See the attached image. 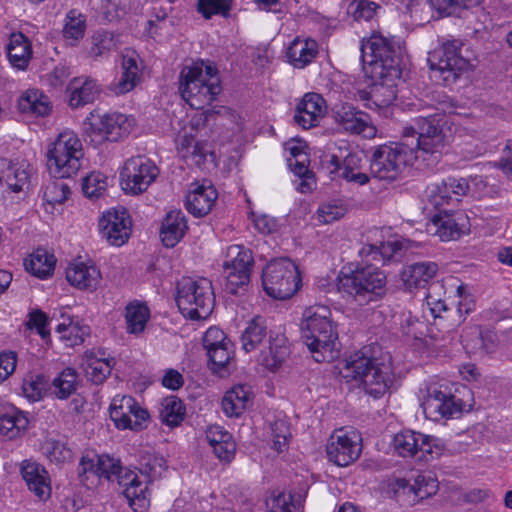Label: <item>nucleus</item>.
Returning <instances> with one entry per match:
<instances>
[{"label": "nucleus", "mask_w": 512, "mask_h": 512, "mask_svg": "<svg viewBox=\"0 0 512 512\" xmlns=\"http://www.w3.org/2000/svg\"><path fill=\"white\" fill-rule=\"evenodd\" d=\"M301 336L316 362H330L337 356L338 333L325 305L306 308L300 325Z\"/></svg>", "instance_id": "f257e3e1"}, {"label": "nucleus", "mask_w": 512, "mask_h": 512, "mask_svg": "<svg viewBox=\"0 0 512 512\" xmlns=\"http://www.w3.org/2000/svg\"><path fill=\"white\" fill-rule=\"evenodd\" d=\"M416 137L415 147L408 148L418 167L432 168L441 160L448 143L443 129V119L437 114L422 115L415 120V126L405 127L404 142Z\"/></svg>", "instance_id": "f03ea898"}, {"label": "nucleus", "mask_w": 512, "mask_h": 512, "mask_svg": "<svg viewBox=\"0 0 512 512\" xmlns=\"http://www.w3.org/2000/svg\"><path fill=\"white\" fill-rule=\"evenodd\" d=\"M338 291L347 302L365 306L381 300L387 292V276L374 264L358 266L338 278Z\"/></svg>", "instance_id": "7ed1b4c3"}, {"label": "nucleus", "mask_w": 512, "mask_h": 512, "mask_svg": "<svg viewBox=\"0 0 512 512\" xmlns=\"http://www.w3.org/2000/svg\"><path fill=\"white\" fill-rule=\"evenodd\" d=\"M361 58L366 73L372 78L393 80L400 77V58L395 41L373 34L362 41Z\"/></svg>", "instance_id": "20e7f679"}, {"label": "nucleus", "mask_w": 512, "mask_h": 512, "mask_svg": "<svg viewBox=\"0 0 512 512\" xmlns=\"http://www.w3.org/2000/svg\"><path fill=\"white\" fill-rule=\"evenodd\" d=\"M82 143L73 131L60 133L47 150V166L57 178H70L81 168Z\"/></svg>", "instance_id": "39448f33"}, {"label": "nucleus", "mask_w": 512, "mask_h": 512, "mask_svg": "<svg viewBox=\"0 0 512 512\" xmlns=\"http://www.w3.org/2000/svg\"><path fill=\"white\" fill-rule=\"evenodd\" d=\"M344 370L345 377L359 380L365 392L374 398L384 395L391 382L389 366L358 353L346 361Z\"/></svg>", "instance_id": "423d86ee"}, {"label": "nucleus", "mask_w": 512, "mask_h": 512, "mask_svg": "<svg viewBox=\"0 0 512 512\" xmlns=\"http://www.w3.org/2000/svg\"><path fill=\"white\" fill-rule=\"evenodd\" d=\"M300 283L298 267L288 258L270 261L262 273L263 289L274 299L285 300L292 297Z\"/></svg>", "instance_id": "0eeeda50"}, {"label": "nucleus", "mask_w": 512, "mask_h": 512, "mask_svg": "<svg viewBox=\"0 0 512 512\" xmlns=\"http://www.w3.org/2000/svg\"><path fill=\"white\" fill-rule=\"evenodd\" d=\"M462 42L450 40L428 54L427 62L432 71L439 73L446 85L454 83L472 68L470 60L462 54Z\"/></svg>", "instance_id": "6e6552de"}, {"label": "nucleus", "mask_w": 512, "mask_h": 512, "mask_svg": "<svg viewBox=\"0 0 512 512\" xmlns=\"http://www.w3.org/2000/svg\"><path fill=\"white\" fill-rule=\"evenodd\" d=\"M132 128V122L121 113H105L100 115L91 112L83 123V130L90 141L99 144L103 141L116 142L127 136Z\"/></svg>", "instance_id": "1a4fd4ad"}, {"label": "nucleus", "mask_w": 512, "mask_h": 512, "mask_svg": "<svg viewBox=\"0 0 512 512\" xmlns=\"http://www.w3.org/2000/svg\"><path fill=\"white\" fill-rule=\"evenodd\" d=\"M409 143L381 145L375 149L370 161V171L379 180L394 181L413 156L408 150Z\"/></svg>", "instance_id": "9d476101"}, {"label": "nucleus", "mask_w": 512, "mask_h": 512, "mask_svg": "<svg viewBox=\"0 0 512 512\" xmlns=\"http://www.w3.org/2000/svg\"><path fill=\"white\" fill-rule=\"evenodd\" d=\"M394 447L402 457L418 456L430 461L439 458L444 450V443L435 437L412 430H404L394 437Z\"/></svg>", "instance_id": "9b49d317"}, {"label": "nucleus", "mask_w": 512, "mask_h": 512, "mask_svg": "<svg viewBox=\"0 0 512 512\" xmlns=\"http://www.w3.org/2000/svg\"><path fill=\"white\" fill-rule=\"evenodd\" d=\"M158 175V167L149 158L141 155L131 157L125 162L120 173L122 189L126 194H142Z\"/></svg>", "instance_id": "f8f14e48"}, {"label": "nucleus", "mask_w": 512, "mask_h": 512, "mask_svg": "<svg viewBox=\"0 0 512 512\" xmlns=\"http://www.w3.org/2000/svg\"><path fill=\"white\" fill-rule=\"evenodd\" d=\"M254 264L250 249L241 245H232L226 252L223 269L226 278V290L236 294L240 287L248 285Z\"/></svg>", "instance_id": "ddd939ff"}, {"label": "nucleus", "mask_w": 512, "mask_h": 512, "mask_svg": "<svg viewBox=\"0 0 512 512\" xmlns=\"http://www.w3.org/2000/svg\"><path fill=\"white\" fill-rule=\"evenodd\" d=\"M201 346L206 351L210 369L221 377L228 373L233 358V344L225 333L213 326L202 333Z\"/></svg>", "instance_id": "4468645a"}, {"label": "nucleus", "mask_w": 512, "mask_h": 512, "mask_svg": "<svg viewBox=\"0 0 512 512\" xmlns=\"http://www.w3.org/2000/svg\"><path fill=\"white\" fill-rule=\"evenodd\" d=\"M194 98L199 105L194 103V109L202 110L204 104L213 102L222 91L219 72L210 60H194Z\"/></svg>", "instance_id": "2eb2a0df"}, {"label": "nucleus", "mask_w": 512, "mask_h": 512, "mask_svg": "<svg viewBox=\"0 0 512 512\" xmlns=\"http://www.w3.org/2000/svg\"><path fill=\"white\" fill-rule=\"evenodd\" d=\"M361 435L353 429H339L329 439L327 456L334 464L345 467L356 461L362 451Z\"/></svg>", "instance_id": "dca6fc26"}, {"label": "nucleus", "mask_w": 512, "mask_h": 512, "mask_svg": "<svg viewBox=\"0 0 512 512\" xmlns=\"http://www.w3.org/2000/svg\"><path fill=\"white\" fill-rule=\"evenodd\" d=\"M391 489L398 502L413 506L435 495L438 491V482L430 474H419L413 482L404 478L396 479L391 484Z\"/></svg>", "instance_id": "f3484780"}, {"label": "nucleus", "mask_w": 512, "mask_h": 512, "mask_svg": "<svg viewBox=\"0 0 512 512\" xmlns=\"http://www.w3.org/2000/svg\"><path fill=\"white\" fill-rule=\"evenodd\" d=\"M422 408L427 419L440 421L458 417L463 410V402L450 392L433 386L427 389Z\"/></svg>", "instance_id": "a211bd4d"}, {"label": "nucleus", "mask_w": 512, "mask_h": 512, "mask_svg": "<svg viewBox=\"0 0 512 512\" xmlns=\"http://www.w3.org/2000/svg\"><path fill=\"white\" fill-rule=\"evenodd\" d=\"M110 417L118 429L141 430L148 421V412L139 406L131 396L113 399L110 406Z\"/></svg>", "instance_id": "6ab92c4d"}, {"label": "nucleus", "mask_w": 512, "mask_h": 512, "mask_svg": "<svg viewBox=\"0 0 512 512\" xmlns=\"http://www.w3.org/2000/svg\"><path fill=\"white\" fill-rule=\"evenodd\" d=\"M99 229L104 238L113 246H122L131 233V219L126 209L118 208L103 214Z\"/></svg>", "instance_id": "aec40b11"}, {"label": "nucleus", "mask_w": 512, "mask_h": 512, "mask_svg": "<svg viewBox=\"0 0 512 512\" xmlns=\"http://www.w3.org/2000/svg\"><path fill=\"white\" fill-rule=\"evenodd\" d=\"M123 487V495L134 512H145L149 505L148 486L139 479L134 471H125L119 483Z\"/></svg>", "instance_id": "412c9836"}, {"label": "nucleus", "mask_w": 512, "mask_h": 512, "mask_svg": "<svg viewBox=\"0 0 512 512\" xmlns=\"http://www.w3.org/2000/svg\"><path fill=\"white\" fill-rule=\"evenodd\" d=\"M325 111L324 98L318 93H307L296 107L294 120L302 128L309 129L318 125Z\"/></svg>", "instance_id": "4be33fe9"}, {"label": "nucleus", "mask_w": 512, "mask_h": 512, "mask_svg": "<svg viewBox=\"0 0 512 512\" xmlns=\"http://www.w3.org/2000/svg\"><path fill=\"white\" fill-rule=\"evenodd\" d=\"M21 475L28 489L40 500L47 499L51 494L50 479L46 469L39 463L25 460L21 464Z\"/></svg>", "instance_id": "5701e85b"}, {"label": "nucleus", "mask_w": 512, "mask_h": 512, "mask_svg": "<svg viewBox=\"0 0 512 512\" xmlns=\"http://www.w3.org/2000/svg\"><path fill=\"white\" fill-rule=\"evenodd\" d=\"M188 230V221L181 210L169 211L161 222L159 236L167 248L176 246Z\"/></svg>", "instance_id": "b1692460"}, {"label": "nucleus", "mask_w": 512, "mask_h": 512, "mask_svg": "<svg viewBox=\"0 0 512 512\" xmlns=\"http://www.w3.org/2000/svg\"><path fill=\"white\" fill-rule=\"evenodd\" d=\"M67 93L69 106L76 109L94 102L99 96L100 88L94 79L76 77L68 84Z\"/></svg>", "instance_id": "393cba45"}, {"label": "nucleus", "mask_w": 512, "mask_h": 512, "mask_svg": "<svg viewBox=\"0 0 512 512\" xmlns=\"http://www.w3.org/2000/svg\"><path fill=\"white\" fill-rule=\"evenodd\" d=\"M450 210L444 209L443 214L433 215L432 222L437 227L436 234L443 241L458 239L466 229V217L462 213L450 214Z\"/></svg>", "instance_id": "a878e982"}, {"label": "nucleus", "mask_w": 512, "mask_h": 512, "mask_svg": "<svg viewBox=\"0 0 512 512\" xmlns=\"http://www.w3.org/2000/svg\"><path fill=\"white\" fill-rule=\"evenodd\" d=\"M335 122L345 131L360 134L365 131L369 123V116L356 110L351 104L343 103L333 109Z\"/></svg>", "instance_id": "bb28decb"}, {"label": "nucleus", "mask_w": 512, "mask_h": 512, "mask_svg": "<svg viewBox=\"0 0 512 512\" xmlns=\"http://www.w3.org/2000/svg\"><path fill=\"white\" fill-rule=\"evenodd\" d=\"M67 281L79 289H96L98 286L101 273L95 265H88L79 262L68 266L66 269Z\"/></svg>", "instance_id": "cd10ccee"}, {"label": "nucleus", "mask_w": 512, "mask_h": 512, "mask_svg": "<svg viewBox=\"0 0 512 512\" xmlns=\"http://www.w3.org/2000/svg\"><path fill=\"white\" fill-rule=\"evenodd\" d=\"M214 292L209 279L194 280V320L206 319L214 307Z\"/></svg>", "instance_id": "c85d7f7f"}, {"label": "nucleus", "mask_w": 512, "mask_h": 512, "mask_svg": "<svg viewBox=\"0 0 512 512\" xmlns=\"http://www.w3.org/2000/svg\"><path fill=\"white\" fill-rule=\"evenodd\" d=\"M438 265L435 262H419L406 267L402 272V280L409 290L425 287L435 277Z\"/></svg>", "instance_id": "c756f323"}, {"label": "nucleus", "mask_w": 512, "mask_h": 512, "mask_svg": "<svg viewBox=\"0 0 512 512\" xmlns=\"http://www.w3.org/2000/svg\"><path fill=\"white\" fill-rule=\"evenodd\" d=\"M268 342L269 346L261 351L259 360L263 366L274 370L281 366L290 351L287 345V339L282 334L275 336L269 335Z\"/></svg>", "instance_id": "7c9ffc66"}, {"label": "nucleus", "mask_w": 512, "mask_h": 512, "mask_svg": "<svg viewBox=\"0 0 512 512\" xmlns=\"http://www.w3.org/2000/svg\"><path fill=\"white\" fill-rule=\"evenodd\" d=\"M317 53L316 41L296 38L287 49V58L295 68H304L313 61Z\"/></svg>", "instance_id": "2f4dec72"}, {"label": "nucleus", "mask_w": 512, "mask_h": 512, "mask_svg": "<svg viewBox=\"0 0 512 512\" xmlns=\"http://www.w3.org/2000/svg\"><path fill=\"white\" fill-rule=\"evenodd\" d=\"M28 182V173L23 165L0 158V184L7 185L12 192H20Z\"/></svg>", "instance_id": "473e14b6"}, {"label": "nucleus", "mask_w": 512, "mask_h": 512, "mask_svg": "<svg viewBox=\"0 0 512 512\" xmlns=\"http://www.w3.org/2000/svg\"><path fill=\"white\" fill-rule=\"evenodd\" d=\"M251 392L244 385H238L227 391L222 400L224 413L229 417H238L247 408Z\"/></svg>", "instance_id": "72a5a7b5"}, {"label": "nucleus", "mask_w": 512, "mask_h": 512, "mask_svg": "<svg viewBox=\"0 0 512 512\" xmlns=\"http://www.w3.org/2000/svg\"><path fill=\"white\" fill-rule=\"evenodd\" d=\"M267 324L263 317L255 316L252 318L245 330L242 332L240 340L242 348L246 352L254 351L267 338Z\"/></svg>", "instance_id": "f704fd0d"}, {"label": "nucleus", "mask_w": 512, "mask_h": 512, "mask_svg": "<svg viewBox=\"0 0 512 512\" xmlns=\"http://www.w3.org/2000/svg\"><path fill=\"white\" fill-rule=\"evenodd\" d=\"M56 264L53 254H50L43 248L36 249L29 260L25 262V267L33 276L45 279L52 275Z\"/></svg>", "instance_id": "c9c22d12"}, {"label": "nucleus", "mask_w": 512, "mask_h": 512, "mask_svg": "<svg viewBox=\"0 0 512 512\" xmlns=\"http://www.w3.org/2000/svg\"><path fill=\"white\" fill-rule=\"evenodd\" d=\"M29 425L27 416L15 407L0 414V433L13 439L25 431Z\"/></svg>", "instance_id": "e433bc0d"}, {"label": "nucleus", "mask_w": 512, "mask_h": 512, "mask_svg": "<svg viewBox=\"0 0 512 512\" xmlns=\"http://www.w3.org/2000/svg\"><path fill=\"white\" fill-rule=\"evenodd\" d=\"M218 197L215 187L210 181L201 184L194 183V217L207 215Z\"/></svg>", "instance_id": "4c0bfd02"}, {"label": "nucleus", "mask_w": 512, "mask_h": 512, "mask_svg": "<svg viewBox=\"0 0 512 512\" xmlns=\"http://www.w3.org/2000/svg\"><path fill=\"white\" fill-rule=\"evenodd\" d=\"M7 54L14 67L26 68L31 57L30 42L22 33L12 34L7 46Z\"/></svg>", "instance_id": "58836bf2"}, {"label": "nucleus", "mask_w": 512, "mask_h": 512, "mask_svg": "<svg viewBox=\"0 0 512 512\" xmlns=\"http://www.w3.org/2000/svg\"><path fill=\"white\" fill-rule=\"evenodd\" d=\"M19 110L23 113H30L35 116L48 115L51 106L47 96L37 90H28L18 101Z\"/></svg>", "instance_id": "ea45409f"}, {"label": "nucleus", "mask_w": 512, "mask_h": 512, "mask_svg": "<svg viewBox=\"0 0 512 512\" xmlns=\"http://www.w3.org/2000/svg\"><path fill=\"white\" fill-rule=\"evenodd\" d=\"M84 471H93L99 477H104L107 480H117L119 483L120 476H124V472L127 471L121 465L120 460L114 459L109 455H98L96 464H92L90 467H83Z\"/></svg>", "instance_id": "a19ab883"}, {"label": "nucleus", "mask_w": 512, "mask_h": 512, "mask_svg": "<svg viewBox=\"0 0 512 512\" xmlns=\"http://www.w3.org/2000/svg\"><path fill=\"white\" fill-rule=\"evenodd\" d=\"M149 316V309L147 306L138 302L128 304L125 309L127 332L131 334H138L142 332L146 326Z\"/></svg>", "instance_id": "79ce46f5"}, {"label": "nucleus", "mask_w": 512, "mask_h": 512, "mask_svg": "<svg viewBox=\"0 0 512 512\" xmlns=\"http://www.w3.org/2000/svg\"><path fill=\"white\" fill-rule=\"evenodd\" d=\"M159 416L164 423L174 427L183 420L184 407L176 396H169L161 400L159 405Z\"/></svg>", "instance_id": "37998d69"}, {"label": "nucleus", "mask_w": 512, "mask_h": 512, "mask_svg": "<svg viewBox=\"0 0 512 512\" xmlns=\"http://www.w3.org/2000/svg\"><path fill=\"white\" fill-rule=\"evenodd\" d=\"M54 393L59 399H66L77 390L78 375L72 368L64 369L53 380Z\"/></svg>", "instance_id": "c03bdc74"}, {"label": "nucleus", "mask_w": 512, "mask_h": 512, "mask_svg": "<svg viewBox=\"0 0 512 512\" xmlns=\"http://www.w3.org/2000/svg\"><path fill=\"white\" fill-rule=\"evenodd\" d=\"M115 48L116 39L114 34L109 31L99 30L92 36L89 56L94 60H98Z\"/></svg>", "instance_id": "a18cd8bd"}, {"label": "nucleus", "mask_w": 512, "mask_h": 512, "mask_svg": "<svg viewBox=\"0 0 512 512\" xmlns=\"http://www.w3.org/2000/svg\"><path fill=\"white\" fill-rule=\"evenodd\" d=\"M175 302L186 319H192V278L183 277L177 282Z\"/></svg>", "instance_id": "49530a36"}, {"label": "nucleus", "mask_w": 512, "mask_h": 512, "mask_svg": "<svg viewBox=\"0 0 512 512\" xmlns=\"http://www.w3.org/2000/svg\"><path fill=\"white\" fill-rule=\"evenodd\" d=\"M86 30V20L76 9L70 10L66 15V23L63 29L65 39L71 40V45H74L83 38Z\"/></svg>", "instance_id": "de8ad7c7"}, {"label": "nucleus", "mask_w": 512, "mask_h": 512, "mask_svg": "<svg viewBox=\"0 0 512 512\" xmlns=\"http://www.w3.org/2000/svg\"><path fill=\"white\" fill-rule=\"evenodd\" d=\"M231 8V0L197 1V11L207 20L214 15H221L224 18L229 17Z\"/></svg>", "instance_id": "09e8293b"}, {"label": "nucleus", "mask_w": 512, "mask_h": 512, "mask_svg": "<svg viewBox=\"0 0 512 512\" xmlns=\"http://www.w3.org/2000/svg\"><path fill=\"white\" fill-rule=\"evenodd\" d=\"M140 465L142 473L146 474L152 480L162 475V472L166 468V461L162 456L145 451L141 455Z\"/></svg>", "instance_id": "8fccbe9b"}, {"label": "nucleus", "mask_w": 512, "mask_h": 512, "mask_svg": "<svg viewBox=\"0 0 512 512\" xmlns=\"http://www.w3.org/2000/svg\"><path fill=\"white\" fill-rule=\"evenodd\" d=\"M113 359H92L86 368L87 377L95 384H101L112 371Z\"/></svg>", "instance_id": "3c124183"}, {"label": "nucleus", "mask_w": 512, "mask_h": 512, "mask_svg": "<svg viewBox=\"0 0 512 512\" xmlns=\"http://www.w3.org/2000/svg\"><path fill=\"white\" fill-rule=\"evenodd\" d=\"M71 193L70 187L63 181H52L44 189L43 199L48 204L55 206L64 203Z\"/></svg>", "instance_id": "603ef678"}, {"label": "nucleus", "mask_w": 512, "mask_h": 512, "mask_svg": "<svg viewBox=\"0 0 512 512\" xmlns=\"http://www.w3.org/2000/svg\"><path fill=\"white\" fill-rule=\"evenodd\" d=\"M107 177L100 172H92L83 179L82 190L85 196L99 197L107 188Z\"/></svg>", "instance_id": "864d4df0"}, {"label": "nucleus", "mask_w": 512, "mask_h": 512, "mask_svg": "<svg viewBox=\"0 0 512 512\" xmlns=\"http://www.w3.org/2000/svg\"><path fill=\"white\" fill-rule=\"evenodd\" d=\"M299 504V500L295 501L291 494L278 492L272 494L266 500V506L269 512H292Z\"/></svg>", "instance_id": "5fc2aeb1"}, {"label": "nucleus", "mask_w": 512, "mask_h": 512, "mask_svg": "<svg viewBox=\"0 0 512 512\" xmlns=\"http://www.w3.org/2000/svg\"><path fill=\"white\" fill-rule=\"evenodd\" d=\"M271 435L273 439V448L277 452L284 451L288 447V442L291 437L289 424L285 420H276L271 425Z\"/></svg>", "instance_id": "6e6d98bb"}, {"label": "nucleus", "mask_w": 512, "mask_h": 512, "mask_svg": "<svg viewBox=\"0 0 512 512\" xmlns=\"http://www.w3.org/2000/svg\"><path fill=\"white\" fill-rule=\"evenodd\" d=\"M457 294L461 300L458 302L456 312H452V327L460 325L463 322L465 315L469 314L475 306L474 300L471 298V296L465 293L464 286L460 285L457 288Z\"/></svg>", "instance_id": "4d7b16f0"}, {"label": "nucleus", "mask_w": 512, "mask_h": 512, "mask_svg": "<svg viewBox=\"0 0 512 512\" xmlns=\"http://www.w3.org/2000/svg\"><path fill=\"white\" fill-rule=\"evenodd\" d=\"M192 83V61L186 60L178 78V93L181 98L192 107V92L190 84Z\"/></svg>", "instance_id": "13d9d810"}, {"label": "nucleus", "mask_w": 512, "mask_h": 512, "mask_svg": "<svg viewBox=\"0 0 512 512\" xmlns=\"http://www.w3.org/2000/svg\"><path fill=\"white\" fill-rule=\"evenodd\" d=\"M362 156L358 153L350 152L348 153L343 160H341L338 156L332 155L329 164L333 167L331 170L332 173L336 171H350L351 170H359L361 169Z\"/></svg>", "instance_id": "bf43d9fd"}, {"label": "nucleus", "mask_w": 512, "mask_h": 512, "mask_svg": "<svg viewBox=\"0 0 512 512\" xmlns=\"http://www.w3.org/2000/svg\"><path fill=\"white\" fill-rule=\"evenodd\" d=\"M440 287L441 286L438 283H433L429 286L428 293L426 294L427 306L429 307L430 312L434 318H444V319L453 318V315L449 314V309H448L446 303L441 299H437L431 293V290H436Z\"/></svg>", "instance_id": "052dcab7"}, {"label": "nucleus", "mask_w": 512, "mask_h": 512, "mask_svg": "<svg viewBox=\"0 0 512 512\" xmlns=\"http://www.w3.org/2000/svg\"><path fill=\"white\" fill-rule=\"evenodd\" d=\"M121 69L132 78L140 81L142 72V60L134 50H126L122 54Z\"/></svg>", "instance_id": "680f3d73"}, {"label": "nucleus", "mask_w": 512, "mask_h": 512, "mask_svg": "<svg viewBox=\"0 0 512 512\" xmlns=\"http://www.w3.org/2000/svg\"><path fill=\"white\" fill-rule=\"evenodd\" d=\"M192 143V120H188L178 131L175 144L178 153L183 159H188L190 156L189 148Z\"/></svg>", "instance_id": "e2e57ef3"}, {"label": "nucleus", "mask_w": 512, "mask_h": 512, "mask_svg": "<svg viewBox=\"0 0 512 512\" xmlns=\"http://www.w3.org/2000/svg\"><path fill=\"white\" fill-rule=\"evenodd\" d=\"M349 7L354 19L357 21L372 19L377 8H379L376 3L368 0L353 1Z\"/></svg>", "instance_id": "0e129e2a"}, {"label": "nucleus", "mask_w": 512, "mask_h": 512, "mask_svg": "<svg viewBox=\"0 0 512 512\" xmlns=\"http://www.w3.org/2000/svg\"><path fill=\"white\" fill-rule=\"evenodd\" d=\"M391 244L380 242L377 244H364L360 249L359 254L363 258L371 257L373 261L382 262L385 258H389Z\"/></svg>", "instance_id": "69168bd1"}, {"label": "nucleus", "mask_w": 512, "mask_h": 512, "mask_svg": "<svg viewBox=\"0 0 512 512\" xmlns=\"http://www.w3.org/2000/svg\"><path fill=\"white\" fill-rule=\"evenodd\" d=\"M346 211V208L341 204H323L318 209V219L322 223L329 224L342 218Z\"/></svg>", "instance_id": "338daca9"}, {"label": "nucleus", "mask_w": 512, "mask_h": 512, "mask_svg": "<svg viewBox=\"0 0 512 512\" xmlns=\"http://www.w3.org/2000/svg\"><path fill=\"white\" fill-rule=\"evenodd\" d=\"M432 7L438 12L451 15L456 13L460 8H467L476 0H429Z\"/></svg>", "instance_id": "774afa93"}]
</instances>
